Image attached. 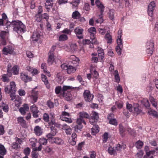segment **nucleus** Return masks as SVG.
Masks as SVG:
<instances>
[{"label":"nucleus","mask_w":158,"mask_h":158,"mask_svg":"<svg viewBox=\"0 0 158 158\" xmlns=\"http://www.w3.org/2000/svg\"><path fill=\"white\" fill-rule=\"evenodd\" d=\"M7 26L11 25L13 27V30L18 34L24 32L26 31V27L23 23L19 20L13 21L11 22H7Z\"/></svg>","instance_id":"nucleus-1"},{"label":"nucleus","mask_w":158,"mask_h":158,"mask_svg":"<svg viewBox=\"0 0 158 158\" xmlns=\"http://www.w3.org/2000/svg\"><path fill=\"white\" fill-rule=\"evenodd\" d=\"M16 87L15 83L14 81H12L10 82V86L6 85L5 86L4 91L6 93H11L10 96L11 98V100H13L15 99L16 96L15 95V93L16 91Z\"/></svg>","instance_id":"nucleus-2"},{"label":"nucleus","mask_w":158,"mask_h":158,"mask_svg":"<svg viewBox=\"0 0 158 158\" xmlns=\"http://www.w3.org/2000/svg\"><path fill=\"white\" fill-rule=\"evenodd\" d=\"M95 4L100 13V15H97L99 18L96 20V22L97 23H101L103 21L102 19V15L105 9V7L100 0H96Z\"/></svg>","instance_id":"nucleus-3"},{"label":"nucleus","mask_w":158,"mask_h":158,"mask_svg":"<svg viewBox=\"0 0 158 158\" xmlns=\"http://www.w3.org/2000/svg\"><path fill=\"white\" fill-rule=\"evenodd\" d=\"M83 95L85 100L86 101L90 102L94 98V95L91 94L88 90H85Z\"/></svg>","instance_id":"nucleus-4"},{"label":"nucleus","mask_w":158,"mask_h":158,"mask_svg":"<svg viewBox=\"0 0 158 158\" xmlns=\"http://www.w3.org/2000/svg\"><path fill=\"white\" fill-rule=\"evenodd\" d=\"M156 6L154 2H151L148 6V15L150 16H152L153 14V10Z\"/></svg>","instance_id":"nucleus-5"},{"label":"nucleus","mask_w":158,"mask_h":158,"mask_svg":"<svg viewBox=\"0 0 158 158\" xmlns=\"http://www.w3.org/2000/svg\"><path fill=\"white\" fill-rule=\"evenodd\" d=\"M83 32V29L79 27H77L74 30V32L76 36L79 39H82L83 38V35L82 34Z\"/></svg>","instance_id":"nucleus-6"},{"label":"nucleus","mask_w":158,"mask_h":158,"mask_svg":"<svg viewBox=\"0 0 158 158\" xmlns=\"http://www.w3.org/2000/svg\"><path fill=\"white\" fill-rule=\"evenodd\" d=\"M30 110L34 117L36 118L38 117V113L39 111L38 110V107L35 105L34 104L30 107Z\"/></svg>","instance_id":"nucleus-7"},{"label":"nucleus","mask_w":158,"mask_h":158,"mask_svg":"<svg viewBox=\"0 0 158 158\" xmlns=\"http://www.w3.org/2000/svg\"><path fill=\"white\" fill-rule=\"evenodd\" d=\"M79 117L77 119H80L82 120V122L85 125L86 124V123L84 120V118H88L89 116V115L86 112H80L79 114Z\"/></svg>","instance_id":"nucleus-8"},{"label":"nucleus","mask_w":158,"mask_h":158,"mask_svg":"<svg viewBox=\"0 0 158 158\" xmlns=\"http://www.w3.org/2000/svg\"><path fill=\"white\" fill-rule=\"evenodd\" d=\"M154 46V43L152 42L147 43V52L148 54L150 55H152V54Z\"/></svg>","instance_id":"nucleus-9"},{"label":"nucleus","mask_w":158,"mask_h":158,"mask_svg":"<svg viewBox=\"0 0 158 158\" xmlns=\"http://www.w3.org/2000/svg\"><path fill=\"white\" fill-rule=\"evenodd\" d=\"M77 124L75 127V130L76 131H78V130H80L83 127V125L81 124L82 123V120L80 119H77Z\"/></svg>","instance_id":"nucleus-10"},{"label":"nucleus","mask_w":158,"mask_h":158,"mask_svg":"<svg viewBox=\"0 0 158 158\" xmlns=\"http://www.w3.org/2000/svg\"><path fill=\"white\" fill-rule=\"evenodd\" d=\"M122 33V30L119 29L118 31V39L117 40V43L118 45V46H121L122 45L123 43L122 42V40L121 39Z\"/></svg>","instance_id":"nucleus-11"},{"label":"nucleus","mask_w":158,"mask_h":158,"mask_svg":"<svg viewBox=\"0 0 158 158\" xmlns=\"http://www.w3.org/2000/svg\"><path fill=\"white\" fill-rule=\"evenodd\" d=\"M38 92L37 91L34 90H33L32 91L31 95L30 96L31 98L33 101V103H35L37 101L38 97L37 96Z\"/></svg>","instance_id":"nucleus-12"},{"label":"nucleus","mask_w":158,"mask_h":158,"mask_svg":"<svg viewBox=\"0 0 158 158\" xmlns=\"http://www.w3.org/2000/svg\"><path fill=\"white\" fill-rule=\"evenodd\" d=\"M13 51V49L10 46L7 48L6 47H4L2 50V52L5 55H7L8 53L10 54H12Z\"/></svg>","instance_id":"nucleus-13"},{"label":"nucleus","mask_w":158,"mask_h":158,"mask_svg":"<svg viewBox=\"0 0 158 158\" xmlns=\"http://www.w3.org/2000/svg\"><path fill=\"white\" fill-rule=\"evenodd\" d=\"M54 60L53 52H50L48 53V63L50 64H52Z\"/></svg>","instance_id":"nucleus-14"},{"label":"nucleus","mask_w":158,"mask_h":158,"mask_svg":"<svg viewBox=\"0 0 158 158\" xmlns=\"http://www.w3.org/2000/svg\"><path fill=\"white\" fill-rule=\"evenodd\" d=\"M35 133L37 136L40 135L42 133V130L41 127L39 126H36L34 129Z\"/></svg>","instance_id":"nucleus-15"},{"label":"nucleus","mask_w":158,"mask_h":158,"mask_svg":"<svg viewBox=\"0 0 158 158\" xmlns=\"http://www.w3.org/2000/svg\"><path fill=\"white\" fill-rule=\"evenodd\" d=\"M52 142L57 144L61 145L64 143L63 141L61 139L58 137H55L52 138Z\"/></svg>","instance_id":"nucleus-16"},{"label":"nucleus","mask_w":158,"mask_h":158,"mask_svg":"<svg viewBox=\"0 0 158 158\" xmlns=\"http://www.w3.org/2000/svg\"><path fill=\"white\" fill-rule=\"evenodd\" d=\"M40 35L39 32L36 31H35L33 33L32 39L33 40L36 41L40 39Z\"/></svg>","instance_id":"nucleus-17"},{"label":"nucleus","mask_w":158,"mask_h":158,"mask_svg":"<svg viewBox=\"0 0 158 158\" xmlns=\"http://www.w3.org/2000/svg\"><path fill=\"white\" fill-rule=\"evenodd\" d=\"M18 123L19 124L22 126L23 127H25L26 126V123L24 119L22 117H19L17 118Z\"/></svg>","instance_id":"nucleus-18"},{"label":"nucleus","mask_w":158,"mask_h":158,"mask_svg":"<svg viewBox=\"0 0 158 158\" xmlns=\"http://www.w3.org/2000/svg\"><path fill=\"white\" fill-rule=\"evenodd\" d=\"M77 70V68L71 65H69L67 72L68 74L74 73Z\"/></svg>","instance_id":"nucleus-19"},{"label":"nucleus","mask_w":158,"mask_h":158,"mask_svg":"<svg viewBox=\"0 0 158 158\" xmlns=\"http://www.w3.org/2000/svg\"><path fill=\"white\" fill-rule=\"evenodd\" d=\"M99 131L98 126L96 125H94L92 128V134L93 135H95L96 133Z\"/></svg>","instance_id":"nucleus-20"},{"label":"nucleus","mask_w":158,"mask_h":158,"mask_svg":"<svg viewBox=\"0 0 158 158\" xmlns=\"http://www.w3.org/2000/svg\"><path fill=\"white\" fill-rule=\"evenodd\" d=\"M21 78L26 82H27L29 80H30V79L28 76L23 73L21 74Z\"/></svg>","instance_id":"nucleus-21"},{"label":"nucleus","mask_w":158,"mask_h":158,"mask_svg":"<svg viewBox=\"0 0 158 158\" xmlns=\"http://www.w3.org/2000/svg\"><path fill=\"white\" fill-rule=\"evenodd\" d=\"M89 32L90 33L91 37H92V39L94 38V34L96 33V29L94 27H90L88 29Z\"/></svg>","instance_id":"nucleus-22"},{"label":"nucleus","mask_w":158,"mask_h":158,"mask_svg":"<svg viewBox=\"0 0 158 158\" xmlns=\"http://www.w3.org/2000/svg\"><path fill=\"white\" fill-rule=\"evenodd\" d=\"M9 73L8 74V73H7V74H4L2 75L1 79L4 82H9L10 81L8 78V77H10L9 76Z\"/></svg>","instance_id":"nucleus-23"},{"label":"nucleus","mask_w":158,"mask_h":158,"mask_svg":"<svg viewBox=\"0 0 158 158\" xmlns=\"http://www.w3.org/2000/svg\"><path fill=\"white\" fill-rule=\"evenodd\" d=\"M108 153L110 155H115L117 154L116 150L114 147H109L108 149Z\"/></svg>","instance_id":"nucleus-24"},{"label":"nucleus","mask_w":158,"mask_h":158,"mask_svg":"<svg viewBox=\"0 0 158 158\" xmlns=\"http://www.w3.org/2000/svg\"><path fill=\"white\" fill-rule=\"evenodd\" d=\"M108 14L110 19L112 20H114V10L113 9L110 10Z\"/></svg>","instance_id":"nucleus-25"},{"label":"nucleus","mask_w":158,"mask_h":158,"mask_svg":"<svg viewBox=\"0 0 158 158\" xmlns=\"http://www.w3.org/2000/svg\"><path fill=\"white\" fill-rule=\"evenodd\" d=\"M142 102L145 106L148 109L150 107V104L148 100L146 98L143 99L142 101Z\"/></svg>","instance_id":"nucleus-26"},{"label":"nucleus","mask_w":158,"mask_h":158,"mask_svg":"<svg viewBox=\"0 0 158 158\" xmlns=\"http://www.w3.org/2000/svg\"><path fill=\"white\" fill-rule=\"evenodd\" d=\"M125 145H121L119 144L117 145L116 147H114V148L116 150V151H120L121 149H124L126 148Z\"/></svg>","instance_id":"nucleus-27"},{"label":"nucleus","mask_w":158,"mask_h":158,"mask_svg":"<svg viewBox=\"0 0 158 158\" xmlns=\"http://www.w3.org/2000/svg\"><path fill=\"white\" fill-rule=\"evenodd\" d=\"M149 100L152 106L154 107H156L157 106V101L156 99H154L152 96H150L149 98Z\"/></svg>","instance_id":"nucleus-28"},{"label":"nucleus","mask_w":158,"mask_h":158,"mask_svg":"<svg viewBox=\"0 0 158 158\" xmlns=\"http://www.w3.org/2000/svg\"><path fill=\"white\" fill-rule=\"evenodd\" d=\"M68 38L67 35L65 34H62L59 36V40L60 41H63L67 40Z\"/></svg>","instance_id":"nucleus-29"},{"label":"nucleus","mask_w":158,"mask_h":158,"mask_svg":"<svg viewBox=\"0 0 158 158\" xmlns=\"http://www.w3.org/2000/svg\"><path fill=\"white\" fill-rule=\"evenodd\" d=\"M80 16L81 15L77 11H76L74 12L72 14V18L74 19H76L80 18Z\"/></svg>","instance_id":"nucleus-30"},{"label":"nucleus","mask_w":158,"mask_h":158,"mask_svg":"<svg viewBox=\"0 0 158 158\" xmlns=\"http://www.w3.org/2000/svg\"><path fill=\"white\" fill-rule=\"evenodd\" d=\"M6 152V151L4 146L0 144V154L2 155H4Z\"/></svg>","instance_id":"nucleus-31"},{"label":"nucleus","mask_w":158,"mask_h":158,"mask_svg":"<svg viewBox=\"0 0 158 158\" xmlns=\"http://www.w3.org/2000/svg\"><path fill=\"white\" fill-rule=\"evenodd\" d=\"M105 38L107 40V43H110L112 42V37L110 34H106Z\"/></svg>","instance_id":"nucleus-32"},{"label":"nucleus","mask_w":158,"mask_h":158,"mask_svg":"<svg viewBox=\"0 0 158 158\" xmlns=\"http://www.w3.org/2000/svg\"><path fill=\"white\" fill-rule=\"evenodd\" d=\"M74 88L70 86H63L61 90V92L65 93V92L67 90L74 89Z\"/></svg>","instance_id":"nucleus-33"},{"label":"nucleus","mask_w":158,"mask_h":158,"mask_svg":"<svg viewBox=\"0 0 158 158\" xmlns=\"http://www.w3.org/2000/svg\"><path fill=\"white\" fill-rule=\"evenodd\" d=\"M39 143L41 145H46L47 143V140L45 138H40L39 140Z\"/></svg>","instance_id":"nucleus-34"},{"label":"nucleus","mask_w":158,"mask_h":158,"mask_svg":"<svg viewBox=\"0 0 158 158\" xmlns=\"http://www.w3.org/2000/svg\"><path fill=\"white\" fill-rule=\"evenodd\" d=\"M12 70L14 74H18L19 71L18 67L17 65H15L12 68Z\"/></svg>","instance_id":"nucleus-35"},{"label":"nucleus","mask_w":158,"mask_h":158,"mask_svg":"<svg viewBox=\"0 0 158 158\" xmlns=\"http://www.w3.org/2000/svg\"><path fill=\"white\" fill-rule=\"evenodd\" d=\"M92 119H94V121H96L98 118V114L95 112H94L92 113V116L91 117Z\"/></svg>","instance_id":"nucleus-36"},{"label":"nucleus","mask_w":158,"mask_h":158,"mask_svg":"<svg viewBox=\"0 0 158 158\" xmlns=\"http://www.w3.org/2000/svg\"><path fill=\"white\" fill-rule=\"evenodd\" d=\"M143 145V143L140 141H138L135 144L136 147L138 149L141 148Z\"/></svg>","instance_id":"nucleus-37"},{"label":"nucleus","mask_w":158,"mask_h":158,"mask_svg":"<svg viewBox=\"0 0 158 158\" xmlns=\"http://www.w3.org/2000/svg\"><path fill=\"white\" fill-rule=\"evenodd\" d=\"M7 73H9V77H10L11 76V65L10 64H9L7 65Z\"/></svg>","instance_id":"nucleus-38"},{"label":"nucleus","mask_w":158,"mask_h":158,"mask_svg":"<svg viewBox=\"0 0 158 158\" xmlns=\"http://www.w3.org/2000/svg\"><path fill=\"white\" fill-rule=\"evenodd\" d=\"M29 141L32 147H35L36 142V140L34 138H32L30 139Z\"/></svg>","instance_id":"nucleus-39"},{"label":"nucleus","mask_w":158,"mask_h":158,"mask_svg":"<svg viewBox=\"0 0 158 158\" xmlns=\"http://www.w3.org/2000/svg\"><path fill=\"white\" fill-rule=\"evenodd\" d=\"M41 78L42 81L44 82L45 85H47L48 83V81L47 79V77L44 74H42Z\"/></svg>","instance_id":"nucleus-40"},{"label":"nucleus","mask_w":158,"mask_h":158,"mask_svg":"<svg viewBox=\"0 0 158 158\" xmlns=\"http://www.w3.org/2000/svg\"><path fill=\"white\" fill-rule=\"evenodd\" d=\"M80 0H74L71 3L72 4L73 7H76L78 5L80 2Z\"/></svg>","instance_id":"nucleus-41"},{"label":"nucleus","mask_w":158,"mask_h":158,"mask_svg":"<svg viewBox=\"0 0 158 158\" xmlns=\"http://www.w3.org/2000/svg\"><path fill=\"white\" fill-rule=\"evenodd\" d=\"M132 111L133 113L138 114L140 113L141 110L139 108L138 106H137L134 108V110H133Z\"/></svg>","instance_id":"nucleus-42"},{"label":"nucleus","mask_w":158,"mask_h":158,"mask_svg":"<svg viewBox=\"0 0 158 158\" xmlns=\"http://www.w3.org/2000/svg\"><path fill=\"white\" fill-rule=\"evenodd\" d=\"M46 3L45 4V7L48 10V11H49V10H50L52 7V4L50 3Z\"/></svg>","instance_id":"nucleus-43"},{"label":"nucleus","mask_w":158,"mask_h":158,"mask_svg":"<svg viewBox=\"0 0 158 158\" xmlns=\"http://www.w3.org/2000/svg\"><path fill=\"white\" fill-rule=\"evenodd\" d=\"M70 59L73 60V61H71V62H73V61L78 62L79 61L78 58L76 57L74 55L71 56L70 57Z\"/></svg>","instance_id":"nucleus-44"},{"label":"nucleus","mask_w":158,"mask_h":158,"mask_svg":"<svg viewBox=\"0 0 158 158\" xmlns=\"http://www.w3.org/2000/svg\"><path fill=\"white\" fill-rule=\"evenodd\" d=\"M149 113L150 114H152V115L154 116L155 117H158V113L156 111L153 110H151L150 111H149Z\"/></svg>","instance_id":"nucleus-45"},{"label":"nucleus","mask_w":158,"mask_h":158,"mask_svg":"<svg viewBox=\"0 0 158 158\" xmlns=\"http://www.w3.org/2000/svg\"><path fill=\"white\" fill-rule=\"evenodd\" d=\"M62 95L64 97L65 100L67 101H69L71 99V97L66 94L65 93L63 92L62 93Z\"/></svg>","instance_id":"nucleus-46"},{"label":"nucleus","mask_w":158,"mask_h":158,"mask_svg":"<svg viewBox=\"0 0 158 158\" xmlns=\"http://www.w3.org/2000/svg\"><path fill=\"white\" fill-rule=\"evenodd\" d=\"M109 123L111 124L114 125H117V121L116 119L113 118L110 119H109Z\"/></svg>","instance_id":"nucleus-47"},{"label":"nucleus","mask_w":158,"mask_h":158,"mask_svg":"<svg viewBox=\"0 0 158 158\" xmlns=\"http://www.w3.org/2000/svg\"><path fill=\"white\" fill-rule=\"evenodd\" d=\"M116 50L119 55H120L121 53L122 48L121 46H117L116 47Z\"/></svg>","instance_id":"nucleus-48"},{"label":"nucleus","mask_w":158,"mask_h":158,"mask_svg":"<svg viewBox=\"0 0 158 158\" xmlns=\"http://www.w3.org/2000/svg\"><path fill=\"white\" fill-rule=\"evenodd\" d=\"M108 134L107 132H105L103 135V141L106 142L108 138Z\"/></svg>","instance_id":"nucleus-49"},{"label":"nucleus","mask_w":158,"mask_h":158,"mask_svg":"<svg viewBox=\"0 0 158 158\" xmlns=\"http://www.w3.org/2000/svg\"><path fill=\"white\" fill-rule=\"evenodd\" d=\"M35 18V20L38 22H40L42 19V18L41 17L40 15H36Z\"/></svg>","instance_id":"nucleus-50"},{"label":"nucleus","mask_w":158,"mask_h":158,"mask_svg":"<svg viewBox=\"0 0 158 158\" xmlns=\"http://www.w3.org/2000/svg\"><path fill=\"white\" fill-rule=\"evenodd\" d=\"M30 149L29 148H27L25 149L24 150V153L26 155V156L28 155L30 153Z\"/></svg>","instance_id":"nucleus-51"},{"label":"nucleus","mask_w":158,"mask_h":158,"mask_svg":"<svg viewBox=\"0 0 158 158\" xmlns=\"http://www.w3.org/2000/svg\"><path fill=\"white\" fill-rule=\"evenodd\" d=\"M43 118L45 121L48 122L49 121V116L46 113L44 114Z\"/></svg>","instance_id":"nucleus-52"},{"label":"nucleus","mask_w":158,"mask_h":158,"mask_svg":"<svg viewBox=\"0 0 158 158\" xmlns=\"http://www.w3.org/2000/svg\"><path fill=\"white\" fill-rule=\"evenodd\" d=\"M61 87L60 86H58L55 89V93L56 94H58L60 93L61 90Z\"/></svg>","instance_id":"nucleus-53"},{"label":"nucleus","mask_w":158,"mask_h":158,"mask_svg":"<svg viewBox=\"0 0 158 158\" xmlns=\"http://www.w3.org/2000/svg\"><path fill=\"white\" fill-rule=\"evenodd\" d=\"M119 127L120 133L121 134H123L125 131V129L122 125H119Z\"/></svg>","instance_id":"nucleus-54"},{"label":"nucleus","mask_w":158,"mask_h":158,"mask_svg":"<svg viewBox=\"0 0 158 158\" xmlns=\"http://www.w3.org/2000/svg\"><path fill=\"white\" fill-rule=\"evenodd\" d=\"M98 31L102 35H104L106 33V30L104 28H99Z\"/></svg>","instance_id":"nucleus-55"},{"label":"nucleus","mask_w":158,"mask_h":158,"mask_svg":"<svg viewBox=\"0 0 158 158\" xmlns=\"http://www.w3.org/2000/svg\"><path fill=\"white\" fill-rule=\"evenodd\" d=\"M132 106L131 104L127 103V108L128 109L130 112H132L133 111L132 109Z\"/></svg>","instance_id":"nucleus-56"},{"label":"nucleus","mask_w":158,"mask_h":158,"mask_svg":"<svg viewBox=\"0 0 158 158\" xmlns=\"http://www.w3.org/2000/svg\"><path fill=\"white\" fill-rule=\"evenodd\" d=\"M71 48L73 50L75 51L77 49V46L76 44L72 43L71 46Z\"/></svg>","instance_id":"nucleus-57"},{"label":"nucleus","mask_w":158,"mask_h":158,"mask_svg":"<svg viewBox=\"0 0 158 158\" xmlns=\"http://www.w3.org/2000/svg\"><path fill=\"white\" fill-rule=\"evenodd\" d=\"M48 106L50 108H53L54 105L53 103L50 101H48L47 102Z\"/></svg>","instance_id":"nucleus-58"},{"label":"nucleus","mask_w":158,"mask_h":158,"mask_svg":"<svg viewBox=\"0 0 158 158\" xmlns=\"http://www.w3.org/2000/svg\"><path fill=\"white\" fill-rule=\"evenodd\" d=\"M68 66V65L66 64H63L61 65V67L62 69L67 70Z\"/></svg>","instance_id":"nucleus-59"},{"label":"nucleus","mask_w":158,"mask_h":158,"mask_svg":"<svg viewBox=\"0 0 158 158\" xmlns=\"http://www.w3.org/2000/svg\"><path fill=\"white\" fill-rule=\"evenodd\" d=\"M19 110L21 114L23 115H24L25 114L27 110H25L22 107L20 108Z\"/></svg>","instance_id":"nucleus-60"},{"label":"nucleus","mask_w":158,"mask_h":158,"mask_svg":"<svg viewBox=\"0 0 158 158\" xmlns=\"http://www.w3.org/2000/svg\"><path fill=\"white\" fill-rule=\"evenodd\" d=\"M85 143L84 142H82L81 143H80L78 145V149L79 150H81L84 144Z\"/></svg>","instance_id":"nucleus-61"},{"label":"nucleus","mask_w":158,"mask_h":158,"mask_svg":"<svg viewBox=\"0 0 158 158\" xmlns=\"http://www.w3.org/2000/svg\"><path fill=\"white\" fill-rule=\"evenodd\" d=\"M90 156L91 158H95L96 153L94 151H92L90 153Z\"/></svg>","instance_id":"nucleus-62"},{"label":"nucleus","mask_w":158,"mask_h":158,"mask_svg":"<svg viewBox=\"0 0 158 158\" xmlns=\"http://www.w3.org/2000/svg\"><path fill=\"white\" fill-rule=\"evenodd\" d=\"M26 54L27 57L29 58H31L33 57V54L30 52L27 51L26 52Z\"/></svg>","instance_id":"nucleus-63"},{"label":"nucleus","mask_w":158,"mask_h":158,"mask_svg":"<svg viewBox=\"0 0 158 158\" xmlns=\"http://www.w3.org/2000/svg\"><path fill=\"white\" fill-rule=\"evenodd\" d=\"M12 147L14 149H17L18 148V143L16 142L13 143L12 144Z\"/></svg>","instance_id":"nucleus-64"}]
</instances>
